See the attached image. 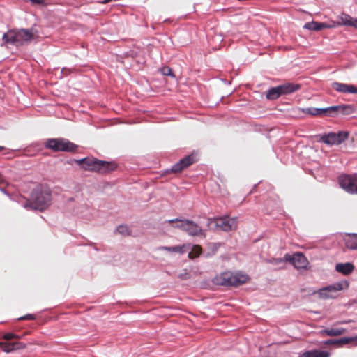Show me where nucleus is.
Segmentation results:
<instances>
[{
	"label": "nucleus",
	"mask_w": 357,
	"mask_h": 357,
	"mask_svg": "<svg viewBox=\"0 0 357 357\" xmlns=\"http://www.w3.org/2000/svg\"><path fill=\"white\" fill-rule=\"evenodd\" d=\"M86 171H92L100 174H108L117 168V165L114 162L100 160L93 158H85L76 160Z\"/></svg>",
	"instance_id": "1"
},
{
	"label": "nucleus",
	"mask_w": 357,
	"mask_h": 357,
	"mask_svg": "<svg viewBox=\"0 0 357 357\" xmlns=\"http://www.w3.org/2000/svg\"><path fill=\"white\" fill-rule=\"evenodd\" d=\"M354 107L350 105H339L331 106L326 108L319 109L314 107H307L302 109V112L311 116H318L326 114L330 116H334L339 114L349 115L354 112Z\"/></svg>",
	"instance_id": "2"
},
{
	"label": "nucleus",
	"mask_w": 357,
	"mask_h": 357,
	"mask_svg": "<svg viewBox=\"0 0 357 357\" xmlns=\"http://www.w3.org/2000/svg\"><path fill=\"white\" fill-rule=\"evenodd\" d=\"M249 277L246 274L226 271L215 276L213 282L216 285L231 287L247 282Z\"/></svg>",
	"instance_id": "3"
},
{
	"label": "nucleus",
	"mask_w": 357,
	"mask_h": 357,
	"mask_svg": "<svg viewBox=\"0 0 357 357\" xmlns=\"http://www.w3.org/2000/svg\"><path fill=\"white\" fill-rule=\"evenodd\" d=\"M34 33L33 29L10 30L4 33L3 40L6 44L20 46L32 40Z\"/></svg>",
	"instance_id": "4"
},
{
	"label": "nucleus",
	"mask_w": 357,
	"mask_h": 357,
	"mask_svg": "<svg viewBox=\"0 0 357 357\" xmlns=\"http://www.w3.org/2000/svg\"><path fill=\"white\" fill-rule=\"evenodd\" d=\"M52 199V195L49 190H36L31 195V200L25 205L31 209L43 211L50 205Z\"/></svg>",
	"instance_id": "5"
},
{
	"label": "nucleus",
	"mask_w": 357,
	"mask_h": 357,
	"mask_svg": "<svg viewBox=\"0 0 357 357\" xmlns=\"http://www.w3.org/2000/svg\"><path fill=\"white\" fill-rule=\"evenodd\" d=\"M169 223L178 222L175 227L192 236H205L204 231L197 223L189 220L172 219L168 220Z\"/></svg>",
	"instance_id": "6"
},
{
	"label": "nucleus",
	"mask_w": 357,
	"mask_h": 357,
	"mask_svg": "<svg viewBox=\"0 0 357 357\" xmlns=\"http://www.w3.org/2000/svg\"><path fill=\"white\" fill-rule=\"evenodd\" d=\"M45 146L54 151L75 152L77 148L75 144L63 138L49 139Z\"/></svg>",
	"instance_id": "7"
},
{
	"label": "nucleus",
	"mask_w": 357,
	"mask_h": 357,
	"mask_svg": "<svg viewBox=\"0 0 357 357\" xmlns=\"http://www.w3.org/2000/svg\"><path fill=\"white\" fill-rule=\"evenodd\" d=\"M211 229H220L229 231L237 227V218L222 217L210 219L208 224Z\"/></svg>",
	"instance_id": "8"
},
{
	"label": "nucleus",
	"mask_w": 357,
	"mask_h": 357,
	"mask_svg": "<svg viewBox=\"0 0 357 357\" xmlns=\"http://www.w3.org/2000/svg\"><path fill=\"white\" fill-rule=\"evenodd\" d=\"M349 133L347 132L340 131L337 133L329 132L317 136L318 142H322L328 145L340 144L347 139Z\"/></svg>",
	"instance_id": "9"
},
{
	"label": "nucleus",
	"mask_w": 357,
	"mask_h": 357,
	"mask_svg": "<svg viewBox=\"0 0 357 357\" xmlns=\"http://www.w3.org/2000/svg\"><path fill=\"white\" fill-rule=\"evenodd\" d=\"M342 188L351 194H357V175H342L339 177Z\"/></svg>",
	"instance_id": "10"
},
{
	"label": "nucleus",
	"mask_w": 357,
	"mask_h": 357,
	"mask_svg": "<svg viewBox=\"0 0 357 357\" xmlns=\"http://www.w3.org/2000/svg\"><path fill=\"white\" fill-rule=\"evenodd\" d=\"M344 285L347 286V284L343 282H337L320 289L317 294L320 298L324 299L335 298L337 292L343 289Z\"/></svg>",
	"instance_id": "11"
},
{
	"label": "nucleus",
	"mask_w": 357,
	"mask_h": 357,
	"mask_svg": "<svg viewBox=\"0 0 357 357\" xmlns=\"http://www.w3.org/2000/svg\"><path fill=\"white\" fill-rule=\"evenodd\" d=\"M287 261L291 262L297 269L305 268L308 264L307 258L301 253H296L292 256L286 254L284 256Z\"/></svg>",
	"instance_id": "12"
},
{
	"label": "nucleus",
	"mask_w": 357,
	"mask_h": 357,
	"mask_svg": "<svg viewBox=\"0 0 357 357\" xmlns=\"http://www.w3.org/2000/svg\"><path fill=\"white\" fill-rule=\"evenodd\" d=\"M194 162V157L192 155H188L174 165L172 167L171 171L174 173H179L193 164Z\"/></svg>",
	"instance_id": "13"
},
{
	"label": "nucleus",
	"mask_w": 357,
	"mask_h": 357,
	"mask_svg": "<svg viewBox=\"0 0 357 357\" xmlns=\"http://www.w3.org/2000/svg\"><path fill=\"white\" fill-rule=\"evenodd\" d=\"M332 88L340 93H357V87L351 84H347L340 82H333Z\"/></svg>",
	"instance_id": "14"
},
{
	"label": "nucleus",
	"mask_w": 357,
	"mask_h": 357,
	"mask_svg": "<svg viewBox=\"0 0 357 357\" xmlns=\"http://www.w3.org/2000/svg\"><path fill=\"white\" fill-rule=\"evenodd\" d=\"M26 347V344L23 342H0V349L6 353L11 352L14 350L22 349Z\"/></svg>",
	"instance_id": "15"
},
{
	"label": "nucleus",
	"mask_w": 357,
	"mask_h": 357,
	"mask_svg": "<svg viewBox=\"0 0 357 357\" xmlns=\"http://www.w3.org/2000/svg\"><path fill=\"white\" fill-rule=\"evenodd\" d=\"M343 241L346 248L351 250H357V234L346 233L344 234Z\"/></svg>",
	"instance_id": "16"
},
{
	"label": "nucleus",
	"mask_w": 357,
	"mask_h": 357,
	"mask_svg": "<svg viewBox=\"0 0 357 357\" xmlns=\"http://www.w3.org/2000/svg\"><path fill=\"white\" fill-rule=\"evenodd\" d=\"M331 27H333V26H331L326 23L318 22H315V21L307 22L303 26V28L305 29H308V30H311V31H321L324 29H328V28H331Z\"/></svg>",
	"instance_id": "17"
},
{
	"label": "nucleus",
	"mask_w": 357,
	"mask_h": 357,
	"mask_svg": "<svg viewBox=\"0 0 357 357\" xmlns=\"http://www.w3.org/2000/svg\"><path fill=\"white\" fill-rule=\"evenodd\" d=\"M281 95H287L300 89L301 85L294 83H286L279 86Z\"/></svg>",
	"instance_id": "18"
},
{
	"label": "nucleus",
	"mask_w": 357,
	"mask_h": 357,
	"mask_svg": "<svg viewBox=\"0 0 357 357\" xmlns=\"http://www.w3.org/2000/svg\"><path fill=\"white\" fill-rule=\"evenodd\" d=\"M339 24L357 28V18H353L349 15L342 13L339 16Z\"/></svg>",
	"instance_id": "19"
},
{
	"label": "nucleus",
	"mask_w": 357,
	"mask_h": 357,
	"mask_svg": "<svg viewBox=\"0 0 357 357\" xmlns=\"http://www.w3.org/2000/svg\"><path fill=\"white\" fill-rule=\"evenodd\" d=\"M335 270L344 275H349L354 270V266L351 263H339L335 266Z\"/></svg>",
	"instance_id": "20"
},
{
	"label": "nucleus",
	"mask_w": 357,
	"mask_h": 357,
	"mask_svg": "<svg viewBox=\"0 0 357 357\" xmlns=\"http://www.w3.org/2000/svg\"><path fill=\"white\" fill-rule=\"evenodd\" d=\"M330 354L326 351L312 350L302 354L299 357H329Z\"/></svg>",
	"instance_id": "21"
},
{
	"label": "nucleus",
	"mask_w": 357,
	"mask_h": 357,
	"mask_svg": "<svg viewBox=\"0 0 357 357\" xmlns=\"http://www.w3.org/2000/svg\"><path fill=\"white\" fill-rule=\"evenodd\" d=\"M347 330L343 328H326L321 331V333L328 336H339L346 333Z\"/></svg>",
	"instance_id": "22"
},
{
	"label": "nucleus",
	"mask_w": 357,
	"mask_h": 357,
	"mask_svg": "<svg viewBox=\"0 0 357 357\" xmlns=\"http://www.w3.org/2000/svg\"><path fill=\"white\" fill-rule=\"evenodd\" d=\"M190 248V245H183L182 246H174V247H167V246H162L159 249L161 250H167L174 252L178 253H184Z\"/></svg>",
	"instance_id": "23"
},
{
	"label": "nucleus",
	"mask_w": 357,
	"mask_h": 357,
	"mask_svg": "<svg viewBox=\"0 0 357 357\" xmlns=\"http://www.w3.org/2000/svg\"><path fill=\"white\" fill-rule=\"evenodd\" d=\"M280 96L281 93L279 86L270 89L266 94V97L268 100H275Z\"/></svg>",
	"instance_id": "24"
},
{
	"label": "nucleus",
	"mask_w": 357,
	"mask_h": 357,
	"mask_svg": "<svg viewBox=\"0 0 357 357\" xmlns=\"http://www.w3.org/2000/svg\"><path fill=\"white\" fill-rule=\"evenodd\" d=\"M202 247L198 245H193L191 251L188 253V257L190 259H195L198 257L202 253Z\"/></svg>",
	"instance_id": "25"
},
{
	"label": "nucleus",
	"mask_w": 357,
	"mask_h": 357,
	"mask_svg": "<svg viewBox=\"0 0 357 357\" xmlns=\"http://www.w3.org/2000/svg\"><path fill=\"white\" fill-rule=\"evenodd\" d=\"M116 231L123 236H129L131 234V231L127 225H119Z\"/></svg>",
	"instance_id": "26"
},
{
	"label": "nucleus",
	"mask_w": 357,
	"mask_h": 357,
	"mask_svg": "<svg viewBox=\"0 0 357 357\" xmlns=\"http://www.w3.org/2000/svg\"><path fill=\"white\" fill-rule=\"evenodd\" d=\"M356 340H357V336L355 337H342L340 340H337V342L338 345H342V344H349L350 342L356 341Z\"/></svg>",
	"instance_id": "27"
},
{
	"label": "nucleus",
	"mask_w": 357,
	"mask_h": 357,
	"mask_svg": "<svg viewBox=\"0 0 357 357\" xmlns=\"http://www.w3.org/2000/svg\"><path fill=\"white\" fill-rule=\"evenodd\" d=\"M160 71L164 75L172 76V77L174 76L172 73V69L169 67L165 66L161 68Z\"/></svg>",
	"instance_id": "28"
},
{
	"label": "nucleus",
	"mask_w": 357,
	"mask_h": 357,
	"mask_svg": "<svg viewBox=\"0 0 357 357\" xmlns=\"http://www.w3.org/2000/svg\"><path fill=\"white\" fill-rule=\"evenodd\" d=\"M3 338L6 341H10L13 339H18L19 336L11 333H7L3 335Z\"/></svg>",
	"instance_id": "29"
},
{
	"label": "nucleus",
	"mask_w": 357,
	"mask_h": 357,
	"mask_svg": "<svg viewBox=\"0 0 357 357\" xmlns=\"http://www.w3.org/2000/svg\"><path fill=\"white\" fill-rule=\"evenodd\" d=\"M35 319H36V316L32 314H26L24 316L20 317L18 318L19 321H22V320H35Z\"/></svg>",
	"instance_id": "30"
},
{
	"label": "nucleus",
	"mask_w": 357,
	"mask_h": 357,
	"mask_svg": "<svg viewBox=\"0 0 357 357\" xmlns=\"http://www.w3.org/2000/svg\"><path fill=\"white\" fill-rule=\"evenodd\" d=\"M7 185V181L3 175L0 172V185L4 186Z\"/></svg>",
	"instance_id": "31"
},
{
	"label": "nucleus",
	"mask_w": 357,
	"mask_h": 357,
	"mask_svg": "<svg viewBox=\"0 0 357 357\" xmlns=\"http://www.w3.org/2000/svg\"><path fill=\"white\" fill-rule=\"evenodd\" d=\"M284 261H287L285 260V258L284 257V259H282V258H278V259H273L272 260V262L275 264H281V263H284Z\"/></svg>",
	"instance_id": "32"
},
{
	"label": "nucleus",
	"mask_w": 357,
	"mask_h": 357,
	"mask_svg": "<svg viewBox=\"0 0 357 357\" xmlns=\"http://www.w3.org/2000/svg\"><path fill=\"white\" fill-rule=\"evenodd\" d=\"M324 343V344H326V345L337 344V340H332V339L328 340H326V341H325Z\"/></svg>",
	"instance_id": "33"
},
{
	"label": "nucleus",
	"mask_w": 357,
	"mask_h": 357,
	"mask_svg": "<svg viewBox=\"0 0 357 357\" xmlns=\"http://www.w3.org/2000/svg\"><path fill=\"white\" fill-rule=\"evenodd\" d=\"M30 1L33 4H38V5L44 4V3L45 1V0H30Z\"/></svg>",
	"instance_id": "34"
},
{
	"label": "nucleus",
	"mask_w": 357,
	"mask_h": 357,
	"mask_svg": "<svg viewBox=\"0 0 357 357\" xmlns=\"http://www.w3.org/2000/svg\"><path fill=\"white\" fill-rule=\"evenodd\" d=\"M5 149L4 146H0V151H2Z\"/></svg>",
	"instance_id": "35"
},
{
	"label": "nucleus",
	"mask_w": 357,
	"mask_h": 357,
	"mask_svg": "<svg viewBox=\"0 0 357 357\" xmlns=\"http://www.w3.org/2000/svg\"><path fill=\"white\" fill-rule=\"evenodd\" d=\"M111 0H104L103 3H108L109 1H110Z\"/></svg>",
	"instance_id": "36"
}]
</instances>
